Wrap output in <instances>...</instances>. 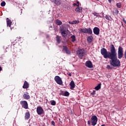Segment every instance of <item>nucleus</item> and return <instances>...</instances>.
I'll return each mask as SVG.
<instances>
[{"label":"nucleus","mask_w":126,"mask_h":126,"mask_svg":"<svg viewBox=\"0 0 126 126\" xmlns=\"http://www.w3.org/2000/svg\"><path fill=\"white\" fill-rule=\"evenodd\" d=\"M110 47V52L107 51L106 49L103 48L100 50L101 54L104 59L111 60L109 61V63L112 66L119 67L121 66V62L119 59L117 58V54L114 45L111 44Z\"/></svg>","instance_id":"nucleus-1"},{"label":"nucleus","mask_w":126,"mask_h":126,"mask_svg":"<svg viewBox=\"0 0 126 126\" xmlns=\"http://www.w3.org/2000/svg\"><path fill=\"white\" fill-rule=\"evenodd\" d=\"M76 54L79 56V58L82 59L83 57L86 56V51L84 49H79L76 51Z\"/></svg>","instance_id":"nucleus-2"},{"label":"nucleus","mask_w":126,"mask_h":126,"mask_svg":"<svg viewBox=\"0 0 126 126\" xmlns=\"http://www.w3.org/2000/svg\"><path fill=\"white\" fill-rule=\"evenodd\" d=\"M80 32L84 33H87L89 35H92V30L91 28H83L80 29Z\"/></svg>","instance_id":"nucleus-3"},{"label":"nucleus","mask_w":126,"mask_h":126,"mask_svg":"<svg viewBox=\"0 0 126 126\" xmlns=\"http://www.w3.org/2000/svg\"><path fill=\"white\" fill-rule=\"evenodd\" d=\"M124 56V50L122 46H120L118 51V58L119 59H121Z\"/></svg>","instance_id":"nucleus-4"},{"label":"nucleus","mask_w":126,"mask_h":126,"mask_svg":"<svg viewBox=\"0 0 126 126\" xmlns=\"http://www.w3.org/2000/svg\"><path fill=\"white\" fill-rule=\"evenodd\" d=\"M92 125L93 126H95L97 124L98 118L96 115H93L91 118Z\"/></svg>","instance_id":"nucleus-5"},{"label":"nucleus","mask_w":126,"mask_h":126,"mask_svg":"<svg viewBox=\"0 0 126 126\" xmlns=\"http://www.w3.org/2000/svg\"><path fill=\"white\" fill-rule=\"evenodd\" d=\"M36 112H37V114L39 115H41L44 114V113H45L44 110L40 106H38L37 107Z\"/></svg>","instance_id":"nucleus-6"},{"label":"nucleus","mask_w":126,"mask_h":126,"mask_svg":"<svg viewBox=\"0 0 126 126\" xmlns=\"http://www.w3.org/2000/svg\"><path fill=\"white\" fill-rule=\"evenodd\" d=\"M54 79L56 82L59 85H63V80H62V78H60L59 76H55Z\"/></svg>","instance_id":"nucleus-7"},{"label":"nucleus","mask_w":126,"mask_h":126,"mask_svg":"<svg viewBox=\"0 0 126 126\" xmlns=\"http://www.w3.org/2000/svg\"><path fill=\"white\" fill-rule=\"evenodd\" d=\"M20 104L22 105V107L27 109L28 108V104L26 101L25 100H22L20 101Z\"/></svg>","instance_id":"nucleus-8"},{"label":"nucleus","mask_w":126,"mask_h":126,"mask_svg":"<svg viewBox=\"0 0 126 126\" xmlns=\"http://www.w3.org/2000/svg\"><path fill=\"white\" fill-rule=\"evenodd\" d=\"M63 52H64L66 53V54L70 55L71 52L70 50H69L68 48L66 46H63V49H62Z\"/></svg>","instance_id":"nucleus-9"},{"label":"nucleus","mask_w":126,"mask_h":126,"mask_svg":"<svg viewBox=\"0 0 126 126\" xmlns=\"http://www.w3.org/2000/svg\"><path fill=\"white\" fill-rule=\"evenodd\" d=\"M93 32L95 35H99L100 34V29L98 27H94Z\"/></svg>","instance_id":"nucleus-10"},{"label":"nucleus","mask_w":126,"mask_h":126,"mask_svg":"<svg viewBox=\"0 0 126 126\" xmlns=\"http://www.w3.org/2000/svg\"><path fill=\"white\" fill-rule=\"evenodd\" d=\"M85 65L86 66H87V67H89V68H92V67H93L92 63L90 61H87L86 62Z\"/></svg>","instance_id":"nucleus-11"},{"label":"nucleus","mask_w":126,"mask_h":126,"mask_svg":"<svg viewBox=\"0 0 126 126\" xmlns=\"http://www.w3.org/2000/svg\"><path fill=\"white\" fill-rule=\"evenodd\" d=\"M68 32L69 30L68 29H66V31H63L62 32H61V33L63 37H66V36H67Z\"/></svg>","instance_id":"nucleus-12"},{"label":"nucleus","mask_w":126,"mask_h":126,"mask_svg":"<svg viewBox=\"0 0 126 126\" xmlns=\"http://www.w3.org/2000/svg\"><path fill=\"white\" fill-rule=\"evenodd\" d=\"M77 6H78V7H77L75 9V11L77 12V13H81L82 12V10L83 8L81 7H80L79 6V4L77 5Z\"/></svg>","instance_id":"nucleus-13"},{"label":"nucleus","mask_w":126,"mask_h":126,"mask_svg":"<svg viewBox=\"0 0 126 126\" xmlns=\"http://www.w3.org/2000/svg\"><path fill=\"white\" fill-rule=\"evenodd\" d=\"M69 86H70V89L73 90L75 87V84L73 81H71L69 83Z\"/></svg>","instance_id":"nucleus-14"},{"label":"nucleus","mask_w":126,"mask_h":126,"mask_svg":"<svg viewBox=\"0 0 126 126\" xmlns=\"http://www.w3.org/2000/svg\"><path fill=\"white\" fill-rule=\"evenodd\" d=\"M6 24H7V27H8L9 28L11 27L12 22H11V20H9L8 18H6Z\"/></svg>","instance_id":"nucleus-15"},{"label":"nucleus","mask_w":126,"mask_h":126,"mask_svg":"<svg viewBox=\"0 0 126 126\" xmlns=\"http://www.w3.org/2000/svg\"><path fill=\"white\" fill-rule=\"evenodd\" d=\"M50 1H52V2H54L55 4L57 5H59L61 3L60 0H50Z\"/></svg>","instance_id":"nucleus-16"},{"label":"nucleus","mask_w":126,"mask_h":126,"mask_svg":"<svg viewBox=\"0 0 126 126\" xmlns=\"http://www.w3.org/2000/svg\"><path fill=\"white\" fill-rule=\"evenodd\" d=\"M29 88V84H28V82L25 81L24 82V85L23 86V88L24 89H26Z\"/></svg>","instance_id":"nucleus-17"},{"label":"nucleus","mask_w":126,"mask_h":126,"mask_svg":"<svg viewBox=\"0 0 126 126\" xmlns=\"http://www.w3.org/2000/svg\"><path fill=\"white\" fill-rule=\"evenodd\" d=\"M30 118V113H29V112H27L25 115V119L26 120H29Z\"/></svg>","instance_id":"nucleus-18"},{"label":"nucleus","mask_w":126,"mask_h":126,"mask_svg":"<svg viewBox=\"0 0 126 126\" xmlns=\"http://www.w3.org/2000/svg\"><path fill=\"white\" fill-rule=\"evenodd\" d=\"M23 97L26 100H29V99H30V95H28V94H24L23 95Z\"/></svg>","instance_id":"nucleus-19"},{"label":"nucleus","mask_w":126,"mask_h":126,"mask_svg":"<svg viewBox=\"0 0 126 126\" xmlns=\"http://www.w3.org/2000/svg\"><path fill=\"white\" fill-rule=\"evenodd\" d=\"M101 88V84L100 83L95 87L94 89L96 91H99Z\"/></svg>","instance_id":"nucleus-20"},{"label":"nucleus","mask_w":126,"mask_h":126,"mask_svg":"<svg viewBox=\"0 0 126 126\" xmlns=\"http://www.w3.org/2000/svg\"><path fill=\"white\" fill-rule=\"evenodd\" d=\"M56 24L58 26H61L63 24V22L60 20H56Z\"/></svg>","instance_id":"nucleus-21"},{"label":"nucleus","mask_w":126,"mask_h":126,"mask_svg":"<svg viewBox=\"0 0 126 126\" xmlns=\"http://www.w3.org/2000/svg\"><path fill=\"white\" fill-rule=\"evenodd\" d=\"M67 30V29H66V28L64 26H63V25L60 27V31H61V32H63V31H65Z\"/></svg>","instance_id":"nucleus-22"},{"label":"nucleus","mask_w":126,"mask_h":126,"mask_svg":"<svg viewBox=\"0 0 126 126\" xmlns=\"http://www.w3.org/2000/svg\"><path fill=\"white\" fill-rule=\"evenodd\" d=\"M79 23H80L79 20H73L71 22V24L76 25V24H78Z\"/></svg>","instance_id":"nucleus-23"},{"label":"nucleus","mask_w":126,"mask_h":126,"mask_svg":"<svg viewBox=\"0 0 126 126\" xmlns=\"http://www.w3.org/2000/svg\"><path fill=\"white\" fill-rule=\"evenodd\" d=\"M93 37L92 36H89L87 38V41L89 43H91L93 40Z\"/></svg>","instance_id":"nucleus-24"},{"label":"nucleus","mask_w":126,"mask_h":126,"mask_svg":"<svg viewBox=\"0 0 126 126\" xmlns=\"http://www.w3.org/2000/svg\"><path fill=\"white\" fill-rule=\"evenodd\" d=\"M70 95V94L68 92L65 91L64 94H62V95L68 97Z\"/></svg>","instance_id":"nucleus-25"},{"label":"nucleus","mask_w":126,"mask_h":126,"mask_svg":"<svg viewBox=\"0 0 126 126\" xmlns=\"http://www.w3.org/2000/svg\"><path fill=\"white\" fill-rule=\"evenodd\" d=\"M56 40H57V42L58 44H60L61 43V37L59 36V35H57L56 36Z\"/></svg>","instance_id":"nucleus-26"},{"label":"nucleus","mask_w":126,"mask_h":126,"mask_svg":"<svg viewBox=\"0 0 126 126\" xmlns=\"http://www.w3.org/2000/svg\"><path fill=\"white\" fill-rule=\"evenodd\" d=\"M70 38L71 39V41L72 42H74L76 41V36H75V35L71 36Z\"/></svg>","instance_id":"nucleus-27"},{"label":"nucleus","mask_w":126,"mask_h":126,"mask_svg":"<svg viewBox=\"0 0 126 126\" xmlns=\"http://www.w3.org/2000/svg\"><path fill=\"white\" fill-rule=\"evenodd\" d=\"M93 14L94 16H96V17H101V16L97 13L94 12V13H93Z\"/></svg>","instance_id":"nucleus-28"},{"label":"nucleus","mask_w":126,"mask_h":126,"mask_svg":"<svg viewBox=\"0 0 126 126\" xmlns=\"http://www.w3.org/2000/svg\"><path fill=\"white\" fill-rule=\"evenodd\" d=\"M105 19L107 20H108V21H110V19H111V17L110 16H108L107 15H105Z\"/></svg>","instance_id":"nucleus-29"},{"label":"nucleus","mask_w":126,"mask_h":126,"mask_svg":"<svg viewBox=\"0 0 126 126\" xmlns=\"http://www.w3.org/2000/svg\"><path fill=\"white\" fill-rule=\"evenodd\" d=\"M56 102L55 100H52L51 101V105H52L55 106V105H56Z\"/></svg>","instance_id":"nucleus-30"},{"label":"nucleus","mask_w":126,"mask_h":126,"mask_svg":"<svg viewBox=\"0 0 126 126\" xmlns=\"http://www.w3.org/2000/svg\"><path fill=\"white\" fill-rule=\"evenodd\" d=\"M116 5H117V7H118L119 8H120L121 7V3H120V2L119 3H117L116 4Z\"/></svg>","instance_id":"nucleus-31"},{"label":"nucleus","mask_w":126,"mask_h":126,"mask_svg":"<svg viewBox=\"0 0 126 126\" xmlns=\"http://www.w3.org/2000/svg\"><path fill=\"white\" fill-rule=\"evenodd\" d=\"M6 4V3L5 1H2L1 2L0 5L1 6H4Z\"/></svg>","instance_id":"nucleus-32"},{"label":"nucleus","mask_w":126,"mask_h":126,"mask_svg":"<svg viewBox=\"0 0 126 126\" xmlns=\"http://www.w3.org/2000/svg\"><path fill=\"white\" fill-rule=\"evenodd\" d=\"M96 94V91L93 90V92L91 93V94L93 95H94Z\"/></svg>","instance_id":"nucleus-33"},{"label":"nucleus","mask_w":126,"mask_h":126,"mask_svg":"<svg viewBox=\"0 0 126 126\" xmlns=\"http://www.w3.org/2000/svg\"><path fill=\"white\" fill-rule=\"evenodd\" d=\"M51 126H56V124H55V121H52V122H51Z\"/></svg>","instance_id":"nucleus-34"},{"label":"nucleus","mask_w":126,"mask_h":126,"mask_svg":"<svg viewBox=\"0 0 126 126\" xmlns=\"http://www.w3.org/2000/svg\"><path fill=\"white\" fill-rule=\"evenodd\" d=\"M106 68H107L108 69H111L112 67L110 65H107L106 66Z\"/></svg>","instance_id":"nucleus-35"},{"label":"nucleus","mask_w":126,"mask_h":126,"mask_svg":"<svg viewBox=\"0 0 126 126\" xmlns=\"http://www.w3.org/2000/svg\"><path fill=\"white\" fill-rule=\"evenodd\" d=\"M17 39H18V41H21V40H23V38H22L21 37H17Z\"/></svg>","instance_id":"nucleus-36"},{"label":"nucleus","mask_w":126,"mask_h":126,"mask_svg":"<svg viewBox=\"0 0 126 126\" xmlns=\"http://www.w3.org/2000/svg\"><path fill=\"white\" fill-rule=\"evenodd\" d=\"M124 57H125V59L126 60V50L125 51Z\"/></svg>","instance_id":"nucleus-37"},{"label":"nucleus","mask_w":126,"mask_h":126,"mask_svg":"<svg viewBox=\"0 0 126 126\" xmlns=\"http://www.w3.org/2000/svg\"><path fill=\"white\" fill-rule=\"evenodd\" d=\"M119 12V11L117 9L115 10V13H116L117 15L118 14Z\"/></svg>","instance_id":"nucleus-38"},{"label":"nucleus","mask_w":126,"mask_h":126,"mask_svg":"<svg viewBox=\"0 0 126 126\" xmlns=\"http://www.w3.org/2000/svg\"><path fill=\"white\" fill-rule=\"evenodd\" d=\"M123 21L124 22L125 24H126V20L124 19V18L123 19Z\"/></svg>","instance_id":"nucleus-39"},{"label":"nucleus","mask_w":126,"mask_h":126,"mask_svg":"<svg viewBox=\"0 0 126 126\" xmlns=\"http://www.w3.org/2000/svg\"><path fill=\"white\" fill-rule=\"evenodd\" d=\"M88 125H91V121H88Z\"/></svg>","instance_id":"nucleus-40"},{"label":"nucleus","mask_w":126,"mask_h":126,"mask_svg":"<svg viewBox=\"0 0 126 126\" xmlns=\"http://www.w3.org/2000/svg\"><path fill=\"white\" fill-rule=\"evenodd\" d=\"M73 5V6H75V5L77 6L78 4L76 3H74Z\"/></svg>","instance_id":"nucleus-41"},{"label":"nucleus","mask_w":126,"mask_h":126,"mask_svg":"<svg viewBox=\"0 0 126 126\" xmlns=\"http://www.w3.org/2000/svg\"><path fill=\"white\" fill-rule=\"evenodd\" d=\"M68 75H69V76H72V74H71V73H69L68 74Z\"/></svg>","instance_id":"nucleus-42"},{"label":"nucleus","mask_w":126,"mask_h":126,"mask_svg":"<svg viewBox=\"0 0 126 126\" xmlns=\"http://www.w3.org/2000/svg\"><path fill=\"white\" fill-rule=\"evenodd\" d=\"M108 1L109 2V3H111V0H108Z\"/></svg>","instance_id":"nucleus-43"},{"label":"nucleus","mask_w":126,"mask_h":126,"mask_svg":"<svg viewBox=\"0 0 126 126\" xmlns=\"http://www.w3.org/2000/svg\"><path fill=\"white\" fill-rule=\"evenodd\" d=\"M2 70V67L0 66V71H1Z\"/></svg>","instance_id":"nucleus-44"},{"label":"nucleus","mask_w":126,"mask_h":126,"mask_svg":"<svg viewBox=\"0 0 126 126\" xmlns=\"http://www.w3.org/2000/svg\"><path fill=\"white\" fill-rule=\"evenodd\" d=\"M76 4H79V1H77V2H76Z\"/></svg>","instance_id":"nucleus-45"},{"label":"nucleus","mask_w":126,"mask_h":126,"mask_svg":"<svg viewBox=\"0 0 126 126\" xmlns=\"http://www.w3.org/2000/svg\"><path fill=\"white\" fill-rule=\"evenodd\" d=\"M20 12L21 13V14H21V13H22V10H21L20 11Z\"/></svg>","instance_id":"nucleus-46"},{"label":"nucleus","mask_w":126,"mask_h":126,"mask_svg":"<svg viewBox=\"0 0 126 126\" xmlns=\"http://www.w3.org/2000/svg\"><path fill=\"white\" fill-rule=\"evenodd\" d=\"M101 126H105V125H102Z\"/></svg>","instance_id":"nucleus-47"},{"label":"nucleus","mask_w":126,"mask_h":126,"mask_svg":"<svg viewBox=\"0 0 126 126\" xmlns=\"http://www.w3.org/2000/svg\"><path fill=\"white\" fill-rule=\"evenodd\" d=\"M23 42V41H22L21 42V43H22Z\"/></svg>","instance_id":"nucleus-48"}]
</instances>
